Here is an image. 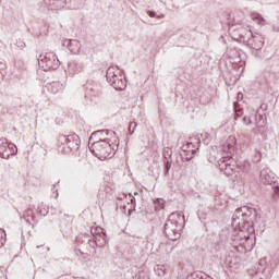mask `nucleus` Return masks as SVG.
Listing matches in <instances>:
<instances>
[{"label": "nucleus", "mask_w": 279, "mask_h": 279, "mask_svg": "<svg viewBox=\"0 0 279 279\" xmlns=\"http://www.w3.org/2000/svg\"><path fill=\"white\" fill-rule=\"evenodd\" d=\"M138 124H136V122H131L130 123V126H129V132L130 134H134V132L136 131V128H137Z\"/></svg>", "instance_id": "7c9ffc66"}, {"label": "nucleus", "mask_w": 279, "mask_h": 279, "mask_svg": "<svg viewBox=\"0 0 279 279\" xmlns=\"http://www.w3.org/2000/svg\"><path fill=\"white\" fill-rule=\"evenodd\" d=\"M20 47H22V48L25 47V44L20 45Z\"/></svg>", "instance_id": "ea45409f"}, {"label": "nucleus", "mask_w": 279, "mask_h": 279, "mask_svg": "<svg viewBox=\"0 0 279 279\" xmlns=\"http://www.w3.org/2000/svg\"><path fill=\"white\" fill-rule=\"evenodd\" d=\"M255 121H256L255 132H265V121H263V114H255Z\"/></svg>", "instance_id": "412c9836"}, {"label": "nucleus", "mask_w": 279, "mask_h": 279, "mask_svg": "<svg viewBox=\"0 0 279 279\" xmlns=\"http://www.w3.org/2000/svg\"><path fill=\"white\" fill-rule=\"evenodd\" d=\"M251 17L255 23H258V25H265V17L260 15L259 13H252Z\"/></svg>", "instance_id": "5701e85b"}, {"label": "nucleus", "mask_w": 279, "mask_h": 279, "mask_svg": "<svg viewBox=\"0 0 279 279\" xmlns=\"http://www.w3.org/2000/svg\"><path fill=\"white\" fill-rule=\"evenodd\" d=\"M263 263H264V260H263V259H260V260H259V265H263Z\"/></svg>", "instance_id": "58836bf2"}, {"label": "nucleus", "mask_w": 279, "mask_h": 279, "mask_svg": "<svg viewBox=\"0 0 279 279\" xmlns=\"http://www.w3.org/2000/svg\"><path fill=\"white\" fill-rule=\"evenodd\" d=\"M229 32L234 40H240V43H244V45H246L248 38H252V31L241 25H231Z\"/></svg>", "instance_id": "0eeeda50"}, {"label": "nucleus", "mask_w": 279, "mask_h": 279, "mask_svg": "<svg viewBox=\"0 0 279 279\" xmlns=\"http://www.w3.org/2000/svg\"><path fill=\"white\" fill-rule=\"evenodd\" d=\"M84 71V63L78 60H73L68 63V73L71 77Z\"/></svg>", "instance_id": "9d476101"}, {"label": "nucleus", "mask_w": 279, "mask_h": 279, "mask_svg": "<svg viewBox=\"0 0 279 279\" xmlns=\"http://www.w3.org/2000/svg\"><path fill=\"white\" fill-rule=\"evenodd\" d=\"M169 219L170 221L174 222V226H178L179 228H184V225L186 223V219L182 213L174 211L170 214Z\"/></svg>", "instance_id": "ddd939ff"}, {"label": "nucleus", "mask_w": 279, "mask_h": 279, "mask_svg": "<svg viewBox=\"0 0 279 279\" xmlns=\"http://www.w3.org/2000/svg\"><path fill=\"white\" fill-rule=\"evenodd\" d=\"M246 45L247 47L253 49L254 56L258 57V52L265 46V38L258 33H252V36L248 37Z\"/></svg>", "instance_id": "6e6552de"}, {"label": "nucleus", "mask_w": 279, "mask_h": 279, "mask_svg": "<svg viewBox=\"0 0 279 279\" xmlns=\"http://www.w3.org/2000/svg\"><path fill=\"white\" fill-rule=\"evenodd\" d=\"M189 145V154H195L197 149H199V145H202V142L199 141V137H191L190 142H187Z\"/></svg>", "instance_id": "f3484780"}, {"label": "nucleus", "mask_w": 279, "mask_h": 279, "mask_svg": "<svg viewBox=\"0 0 279 279\" xmlns=\"http://www.w3.org/2000/svg\"><path fill=\"white\" fill-rule=\"evenodd\" d=\"M154 271L157 276H165L167 274V266L165 265H156L154 267Z\"/></svg>", "instance_id": "4be33fe9"}, {"label": "nucleus", "mask_w": 279, "mask_h": 279, "mask_svg": "<svg viewBox=\"0 0 279 279\" xmlns=\"http://www.w3.org/2000/svg\"><path fill=\"white\" fill-rule=\"evenodd\" d=\"M155 208H156V210H162L165 208V199L156 198Z\"/></svg>", "instance_id": "a878e982"}, {"label": "nucleus", "mask_w": 279, "mask_h": 279, "mask_svg": "<svg viewBox=\"0 0 279 279\" xmlns=\"http://www.w3.org/2000/svg\"><path fill=\"white\" fill-rule=\"evenodd\" d=\"M44 5L48 10H62L66 5V0H44Z\"/></svg>", "instance_id": "f8f14e48"}, {"label": "nucleus", "mask_w": 279, "mask_h": 279, "mask_svg": "<svg viewBox=\"0 0 279 279\" xmlns=\"http://www.w3.org/2000/svg\"><path fill=\"white\" fill-rule=\"evenodd\" d=\"M114 131L110 130H100L94 132L89 137V150L96 158L99 160H106V158H110L114 156L117 149H119V138L114 137L113 141L110 138H102L100 136L116 135Z\"/></svg>", "instance_id": "f257e3e1"}, {"label": "nucleus", "mask_w": 279, "mask_h": 279, "mask_svg": "<svg viewBox=\"0 0 279 279\" xmlns=\"http://www.w3.org/2000/svg\"><path fill=\"white\" fill-rule=\"evenodd\" d=\"M48 90H50V93H53V95H58V93H62V90H64V84L59 81H54L49 84Z\"/></svg>", "instance_id": "dca6fc26"}, {"label": "nucleus", "mask_w": 279, "mask_h": 279, "mask_svg": "<svg viewBox=\"0 0 279 279\" xmlns=\"http://www.w3.org/2000/svg\"><path fill=\"white\" fill-rule=\"evenodd\" d=\"M148 16H150V19H165V14H159L156 13L155 11H147Z\"/></svg>", "instance_id": "cd10ccee"}, {"label": "nucleus", "mask_w": 279, "mask_h": 279, "mask_svg": "<svg viewBox=\"0 0 279 279\" xmlns=\"http://www.w3.org/2000/svg\"><path fill=\"white\" fill-rule=\"evenodd\" d=\"M180 230H182V228L178 227L175 222H172V220L168 218L165 225L166 236H168V239L171 241H178V238L180 236Z\"/></svg>", "instance_id": "1a4fd4ad"}, {"label": "nucleus", "mask_w": 279, "mask_h": 279, "mask_svg": "<svg viewBox=\"0 0 279 279\" xmlns=\"http://www.w3.org/2000/svg\"><path fill=\"white\" fill-rule=\"evenodd\" d=\"M126 197H129L131 204H136V198L132 194H129Z\"/></svg>", "instance_id": "c9c22d12"}, {"label": "nucleus", "mask_w": 279, "mask_h": 279, "mask_svg": "<svg viewBox=\"0 0 279 279\" xmlns=\"http://www.w3.org/2000/svg\"><path fill=\"white\" fill-rule=\"evenodd\" d=\"M240 117H243V109L241 108H234V119H239Z\"/></svg>", "instance_id": "c85d7f7f"}, {"label": "nucleus", "mask_w": 279, "mask_h": 279, "mask_svg": "<svg viewBox=\"0 0 279 279\" xmlns=\"http://www.w3.org/2000/svg\"><path fill=\"white\" fill-rule=\"evenodd\" d=\"M107 82L116 89V90H125L128 88V82L125 77L119 71H114V68H109L107 70Z\"/></svg>", "instance_id": "423d86ee"}, {"label": "nucleus", "mask_w": 279, "mask_h": 279, "mask_svg": "<svg viewBox=\"0 0 279 279\" xmlns=\"http://www.w3.org/2000/svg\"><path fill=\"white\" fill-rule=\"evenodd\" d=\"M245 210H247V206L240 207L235 209L232 220L233 221H245Z\"/></svg>", "instance_id": "a211bd4d"}, {"label": "nucleus", "mask_w": 279, "mask_h": 279, "mask_svg": "<svg viewBox=\"0 0 279 279\" xmlns=\"http://www.w3.org/2000/svg\"><path fill=\"white\" fill-rule=\"evenodd\" d=\"M5 69H8V65L5 64V60H0V73L3 75L5 73Z\"/></svg>", "instance_id": "c756f323"}, {"label": "nucleus", "mask_w": 279, "mask_h": 279, "mask_svg": "<svg viewBox=\"0 0 279 279\" xmlns=\"http://www.w3.org/2000/svg\"><path fill=\"white\" fill-rule=\"evenodd\" d=\"M243 123H244V125H252V118L245 116L243 118Z\"/></svg>", "instance_id": "72a5a7b5"}, {"label": "nucleus", "mask_w": 279, "mask_h": 279, "mask_svg": "<svg viewBox=\"0 0 279 279\" xmlns=\"http://www.w3.org/2000/svg\"><path fill=\"white\" fill-rule=\"evenodd\" d=\"M0 158L8 160L10 158V151H8V138H0Z\"/></svg>", "instance_id": "2eb2a0df"}, {"label": "nucleus", "mask_w": 279, "mask_h": 279, "mask_svg": "<svg viewBox=\"0 0 279 279\" xmlns=\"http://www.w3.org/2000/svg\"><path fill=\"white\" fill-rule=\"evenodd\" d=\"M255 218H256V209L246 206V210L244 213V221H246V223H250V221H253V219Z\"/></svg>", "instance_id": "aec40b11"}, {"label": "nucleus", "mask_w": 279, "mask_h": 279, "mask_svg": "<svg viewBox=\"0 0 279 279\" xmlns=\"http://www.w3.org/2000/svg\"><path fill=\"white\" fill-rule=\"evenodd\" d=\"M63 47H66L71 53L77 54L80 53V49H82V44L77 39H65Z\"/></svg>", "instance_id": "9b49d317"}, {"label": "nucleus", "mask_w": 279, "mask_h": 279, "mask_svg": "<svg viewBox=\"0 0 279 279\" xmlns=\"http://www.w3.org/2000/svg\"><path fill=\"white\" fill-rule=\"evenodd\" d=\"M193 156H195V153H185V155H182V158H185V160H193Z\"/></svg>", "instance_id": "473e14b6"}, {"label": "nucleus", "mask_w": 279, "mask_h": 279, "mask_svg": "<svg viewBox=\"0 0 279 279\" xmlns=\"http://www.w3.org/2000/svg\"><path fill=\"white\" fill-rule=\"evenodd\" d=\"M165 168H166V175H169V171L171 170V162L168 161L167 157H165Z\"/></svg>", "instance_id": "2f4dec72"}, {"label": "nucleus", "mask_w": 279, "mask_h": 279, "mask_svg": "<svg viewBox=\"0 0 279 279\" xmlns=\"http://www.w3.org/2000/svg\"><path fill=\"white\" fill-rule=\"evenodd\" d=\"M94 241L97 247H104L108 243V239L104 229H99L98 233L94 235Z\"/></svg>", "instance_id": "4468645a"}, {"label": "nucleus", "mask_w": 279, "mask_h": 279, "mask_svg": "<svg viewBox=\"0 0 279 279\" xmlns=\"http://www.w3.org/2000/svg\"><path fill=\"white\" fill-rule=\"evenodd\" d=\"M0 247H3V234H0Z\"/></svg>", "instance_id": "e433bc0d"}, {"label": "nucleus", "mask_w": 279, "mask_h": 279, "mask_svg": "<svg viewBox=\"0 0 279 279\" xmlns=\"http://www.w3.org/2000/svg\"><path fill=\"white\" fill-rule=\"evenodd\" d=\"M52 191H53V193H56V191H58V190H56V184L52 185Z\"/></svg>", "instance_id": "4c0bfd02"}, {"label": "nucleus", "mask_w": 279, "mask_h": 279, "mask_svg": "<svg viewBox=\"0 0 279 279\" xmlns=\"http://www.w3.org/2000/svg\"><path fill=\"white\" fill-rule=\"evenodd\" d=\"M37 213H39L41 215V217H47V215H49V207L40 205L37 208Z\"/></svg>", "instance_id": "bb28decb"}, {"label": "nucleus", "mask_w": 279, "mask_h": 279, "mask_svg": "<svg viewBox=\"0 0 279 279\" xmlns=\"http://www.w3.org/2000/svg\"><path fill=\"white\" fill-rule=\"evenodd\" d=\"M182 151L184 154H189L190 151V146H189V142H186V144H184L182 147H181Z\"/></svg>", "instance_id": "f704fd0d"}, {"label": "nucleus", "mask_w": 279, "mask_h": 279, "mask_svg": "<svg viewBox=\"0 0 279 279\" xmlns=\"http://www.w3.org/2000/svg\"><path fill=\"white\" fill-rule=\"evenodd\" d=\"M259 180L262 184L271 186V190L274 191L272 197L276 199V197H278L279 194V179L276 178V174H274L271 169L264 168L260 171Z\"/></svg>", "instance_id": "20e7f679"}, {"label": "nucleus", "mask_w": 279, "mask_h": 279, "mask_svg": "<svg viewBox=\"0 0 279 279\" xmlns=\"http://www.w3.org/2000/svg\"><path fill=\"white\" fill-rule=\"evenodd\" d=\"M38 65L44 71H56L60 68V59L53 52H46L38 58Z\"/></svg>", "instance_id": "39448f33"}, {"label": "nucleus", "mask_w": 279, "mask_h": 279, "mask_svg": "<svg viewBox=\"0 0 279 279\" xmlns=\"http://www.w3.org/2000/svg\"><path fill=\"white\" fill-rule=\"evenodd\" d=\"M59 147L63 154H71L80 149V136L77 134L60 135L58 138Z\"/></svg>", "instance_id": "7ed1b4c3"}, {"label": "nucleus", "mask_w": 279, "mask_h": 279, "mask_svg": "<svg viewBox=\"0 0 279 279\" xmlns=\"http://www.w3.org/2000/svg\"><path fill=\"white\" fill-rule=\"evenodd\" d=\"M234 145H236V138H234V136H229L227 142L223 144L222 149L223 151L232 154V151H234Z\"/></svg>", "instance_id": "6ab92c4d"}, {"label": "nucleus", "mask_w": 279, "mask_h": 279, "mask_svg": "<svg viewBox=\"0 0 279 279\" xmlns=\"http://www.w3.org/2000/svg\"><path fill=\"white\" fill-rule=\"evenodd\" d=\"M7 149L9 151V158L10 156H16L19 148H16V145H14L13 143H9L7 144Z\"/></svg>", "instance_id": "b1692460"}, {"label": "nucleus", "mask_w": 279, "mask_h": 279, "mask_svg": "<svg viewBox=\"0 0 279 279\" xmlns=\"http://www.w3.org/2000/svg\"><path fill=\"white\" fill-rule=\"evenodd\" d=\"M24 219L27 221V223H32V221H34V209H26L24 211Z\"/></svg>", "instance_id": "393cba45"}, {"label": "nucleus", "mask_w": 279, "mask_h": 279, "mask_svg": "<svg viewBox=\"0 0 279 279\" xmlns=\"http://www.w3.org/2000/svg\"><path fill=\"white\" fill-rule=\"evenodd\" d=\"M218 167L232 182H239L241 180V168L234 165V160L230 156L220 158L218 160Z\"/></svg>", "instance_id": "f03ea898"}]
</instances>
